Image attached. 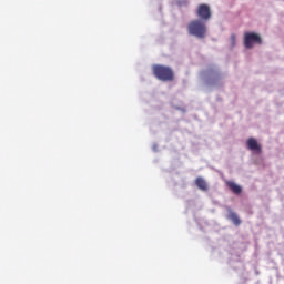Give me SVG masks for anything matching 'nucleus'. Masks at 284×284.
I'll return each instance as SVG.
<instances>
[{"instance_id": "f257e3e1", "label": "nucleus", "mask_w": 284, "mask_h": 284, "mask_svg": "<svg viewBox=\"0 0 284 284\" xmlns=\"http://www.w3.org/2000/svg\"><path fill=\"white\" fill-rule=\"evenodd\" d=\"M189 34L192 37H196L197 39H205L207 34V26L203 20H192L187 24Z\"/></svg>"}, {"instance_id": "6e6552de", "label": "nucleus", "mask_w": 284, "mask_h": 284, "mask_svg": "<svg viewBox=\"0 0 284 284\" xmlns=\"http://www.w3.org/2000/svg\"><path fill=\"white\" fill-rule=\"evenodd\" d=\"M229 219L232 221V223H234L235 225H241V219H239V215H236V213L231 212L229 214Z\"/></svg>"}, {"instance_id": "7ed1b4c3", "label": "nucleus", "mask_w": 284, "mask_h": 284, "mask_svg": "<svg viewBox=\"0 0 284 284\" xmlns=\"http://www.w3.org/2000/svg\"><path fill=\"white\" fill-rule=\"evenodd\" d=\"M257 43V45H261L263 43V39H261V36L255 32H246L244 33V47L247 50H251V48H254V44Z\"/></svg>"}, {"instance_id": "1a4fd4ad", "label": "nucleus", "mask_w": 284, "mask_h": 284, "mask_svg": "<svg viewBox=\"0 0 284 284\" xmlns=\"http://www.w3.org/2000/svg\"><path fill=\"white\" fill-rule=\"evenodd\" d=\"M231 45H232V48H234V45H236V34L231 36Z\"/></svg>"}, {"instance_id": "0eeeda50", "label": "nucleus", "mask_w": 284, "mask_h": 284, "mask_svg": "<svg viewBox=\"0 0 284 284\" xmlns=\"http://www.w3.org/2000/svg\"><path fill=\"white\" fill-rule=\"evenodd\" d=\"M195 185L199 187V190H202V192H207V182H205L203 178H196Z\"/></svg>"}, {"instance_id": "423d86ee", "label": "nucleus", "mask_w": 284, "mask_h": 284, "mask_svg": "<svg viewBox=\"0 0 284 284\" xmlns=\"http://www.w3.org/2000/svg\"><path fill=\"white\" fill-rule=\"evenodd\" d=\"M226 185L229 187V190H231V192H233V194H241V192H243V187H241V185L234 183L233 181H226Z\"/></svg>"}, {"instance_id": "39448f33", "label": "nucleus", "mask_w": 284, "mask_h": 284, "mask_svg": "<svg viewBox=\"0 0 284 284\" xmlns=\"http://www.w3.org/2000/svg\"><path fill=\"white\" fill-rule=\"evenodd\" d=\"M246 146L248 150H251V152H254L255 154H261L262 152L261 144H258V141H256L254 138L247 139Z\"/></svg>"}, {"instance_id": "20e7f679", "label": "nucleus", "mask_w": 284, "mask_h": 284, "mask_svg": "<svg viewBox=\"0 0 284 284\" xmlns=\"http://www.w3.org/2000/svg\"><path fill=\"white\" fill-rule=\"evenodd\" d=\"M196 17L200 21L206 23V21L212 19V9L206 3L199 4L196 9Z\"/></svg>"}, {"instance_id": "f03ea898", "label": "nucleus", "mask_w": 284, "mask_h": 284, "mask_svg": "<svg viewBox=\"0 0 284 284\" xmlns=\"http://www.w3.org/2000/svg\"><path fill=\"white\" fill-rule=\"evenodd\" d=\"M153 74L159 81H174V70L170 67L155 64L152 67Z\"/></svg>"}]
</instances>
